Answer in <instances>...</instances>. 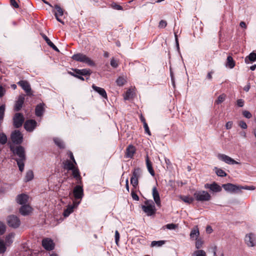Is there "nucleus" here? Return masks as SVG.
Listing matches in <instances>:
<instances>
[{"label":"nucleus","instance_id":"63","mask_svg":"<svg viewBox=\"0 0 256 256\" xmlns=\"http://www.w3.org/2000/svg\"><path fill=\"white\" fill-rule=\"evenodd\" d=\"M50 46L54 50H55L56 52L59 51L57 47L52 42L50 45Z\"/></svg>","mask_w":256,"mask_h":256},{"label":"nucleus","instance_id":"22","mask_svg":"<svg viewBox=\"0 0 256 256\" xmlns=\"http://www.w3.org/2000/svg\"><path fill=\"white\" fill-rule=\"evenodd\" d=\"M152 196L157 206H160L161 204L159 193L156 187L152 188Z\"/></svg>","mask_w":256,"mask_h":256},{"label":"nucleus","instance_id":"42","mask_svg":"<svg viewBox=\"0 0 256 256\" xmlns=\"http://www.w3.org/2000/svg\"><path fill=\"white\" fill-rule=\"evenodd\" d=\"M54 140L55 144L60 148H64V144L63 142L58 138H54Z\"/></svg>","mask_w":256,"mask_h":256},{"label":"nucleus","instance_id":"27","mask_svg":"<svg viewBox=\"0 0 256 256\" xmlns=\"http://www.w3.org/2000/svg\"><path fill=\"white\" fill-rule=\"evenodd\" d=\"M135 152L136 148L133 146H128L126 150V156L127 158H132L135 153Z\"/></svg>","mask_w":256,"mask_h":256},{"label":"nucleus","instance_id":"29","mask_svg":"<svg viewBox=\"0 0 256 256\" xmlns=\"http://www.w3.org/2000/svg\"><path fill=\"white\" fill-rule=\"evenodd\" d=\"M236 63L234 59L231 56H228L226 59V66L229 68H232L234 67Z\"/></svg>","mask_w":256,"mask_h":256},{"label":"nucleus","instance_id":"5","mask_svg":"<svg viewBox=\"0 0 256 256\" xmlns=\"http://www.w3.org/2000/svg\"><path fill=\"white\" fill-rule=\"evenodd\" d=\"M10 138L14 144H20L22 142L23 135L19 130H16L11 134Z\"/></svg>","mask_w":256,"mask_h":256},{"label":"nucleus","instance_id":"45","mask_svg":"<svg viewBox=\"0 0 256 256\" xmlns=\"http://www.w3.org/2000/svg\"><path fill=\"white\" fill-rule=\"evenodd\" d=\"M6 246L2 240H0V254H4L6 250Z\"/></svg>","mask_w":256,"mask_h":256},{"label":"nucleus","instance_id":"58","mask_svg":"<svg viewBox=\"0 0 256 256\" xmlns=\"http://www.w3.org/2000/svg\"><path fill=\"white\" fill-rule=\"evenodd\" d=\"M119 240H120V234H119L118 231L116 230L115 232V240H116V244H118Z\"/></svg>","mask_w":256,"mask_h":256},{"label":"nucleus","instance_id":"31","mask_svg":"<svg viewBox=\"0 0 256 256\" xmlns=\"http://www.w3.org/2000/svg\"><path fill=\"white\" fill-rule=\"evenodd\" d=\"M146 167L148 170V171L150 174L152 176H154V172L152 168V164L151 162H150L148 156H146Z\"/></svg>","mask_w":256,"mask_h":256},{"label":"nucleus","instance_id":"34","mask_svg":"<svg viewBox=\"0 0 256 256\" xmlns=\"http://www.w3.org/2000/svg\"><path fill=\"white\" fill-rule=\"evenodd\" d=\"M76 74L82 76L90 75L91 73L90 70L88 69L76 70Z\"/></svg>","mask_w":256,"mask_h":256},{"label":"nucleus","instance_id":"4","mask_svg":"<svg viewBox=\"0 0 256 256\" xmlns=\"http://www.w3.org/2000/svg\"><path fill=\"white\" fill-rule=\"evenodd\" d=\"M72 58L76 61L86 63L88 66H93L94 64L89 58L86 55L78 53L72 56Z\"/></svg>","mask_w":256,"mask_h":256},{"label":"nucleus","instance_id":"52","mask_svg":"<svg viewBox=\"0 0 256 256\" xmlns=\"http://www.w3.org/2000/svg\"><path fill=\"white\" fill-rule=\"evenodd\" d=\"M233 126V122L232 121H228L226 124V130H230Z\"/></svg>","mask_w":256,"mask_h":256},{"label":"nucleus","instance_id":"14","mask_svg":"<svg viewBox=\"0 0 256 256\" xmlns=\"http://www.w3.org/2000/svg\"><path fill=\"white\" fill-rule=\"evenodd\" d=\"M80 204V201L74 200L72 205H68L67 208L66 210H64V216L65 217L68 216L71 213L74 212V208H77L79 204Z\"/></svg>","mask_w":256,"mask_h":256},{"label":"nucleus","instance_id":"10","mask_svg":"<svg viewBox=\"0 0 256 256\" xmlns=\"http://www.w3.org/2000/svg\"><path fill=\"white\" fill-rule=\"evenodd\" d=\"M55 10H53L52 12L54 13V16L56 20L62 24H64V22L60 19V16L64 15L63 9L58 5L56 4L54 6Z\"/></svg>","mask_w":256,"mask_h":256},{"label":"nucleus","instance_id":"32","mask_svg":"<svg viewBox=\"0 0 256 256\" xmlns=\"http://www.w3.org/2000/svg\"><path fill=\"white\" fill-rule=\"evenodd\" d=\"M206 252L203 250L198 249L197 250L193 252V253L192 254V256H206Z\"/></svg>","mask_w":256,"mask_h":256},{"label":"nucleus","instance_id":"55","mask_svg":"<svg viewBox=\"0 0 256 256\" xmlns=\"http://www.w3.org/2000/svg\"><path fill=\"white\" fill-rule=\"evenodd\" d=\"M166 22L164 20L160 21L159 23V27L160 28H164L166 26Z\"/></svg>","mask_w":256,"mask_h":256},{"label":"nucleus","instance_id":"25","mask_svg":"<svg viewBox=\"0 0 256 256\" xmlns=\"http://www.w3.org/2000/svg\"><path fill=\"white\" fill-rule=\"evenodd\" d=\"M256 61V54L252 52H251L248 56H246L244 58V62L246 64L250 62H254Z\"/></svg>","mask_w":256,"mask_h":256},{"label":"nucleus","instance_id":"18","mask_svg":"<svg viewBox=\"0 0 256 256\" xmlns=\"http://www.w3.org/2000/svg\"><path fill=\"white\" fill-rule=\"evenodd\" d=\"M256 238L253 234H248L246 236L245 242L248 246L252 247L255 245Z\"/></svg>","mask_w":256,"mask_h":256},{"label":"nucleus","instance_id":"36","mask_svg":"<svg viewBox=\"0 0 256 256\" xmlns=\"http://www.w3.org/2000/svg\"><path fill=\"white\" fill-rule=\"evenodd\" d=\"M14 234H8L6 238V246H10L12 242H13V239L14 238Z\"/></svg>","mask_w":256,"mask_h":256},{"label":"nucleus","instance_id":"50","mask_svg":"<svg viewBox=\"0 0 256 256\" xmlns=\"http://www.w3.org/2000/svg\"><path fill=\"white\" fill-rule=\"evenodd\" d=\"M165 227L168 230H174L175 228H176L177 226L175 224H170L166 225Z\"/></svg>","mask_w":256,"mask_h":256},{"label":"nucleus","instance_id":"9","mask_svg":"<svg viewBox=\"0 0 256 256\" xmlns=\"http://www.w3.org/2000/svg\"><path fill=\"white\" fill-rule=\"evenodd\" d=\"M72 193L75 200H80V202L84 195L82 187L80 186H76L74 188Z\"/></svg>","mask_w":256,"mask_h":256},{"label":"nucleus","instance_id":"54","mask_svg":"<svg viewBox=\"0 0 256 256\" xmlns=\"http://www.w3.org/2000/svg\"><path fill=\"white\" fill-rule=\"evenodd\" d=\"M255 190V187L254 186H240V190Z\"/></svg>","mask_w":256,"mask_h":256},{"label":"nucleus","instance_id":"43","mask_svg":"<svg viewBox=\"0 0 256 256\" xmlns=\"http://www.w3.org/2000/svg\"><path fill=\"white\" fill-rule=\"evenodd\" d=\"M8 138L6 136L4 133H0V144H4L7 142Z\"/></svg>","mask_w":256,"mask_h":256},{"label":"nucleus","instance_id":"49","mask_svg":"<svg viewBox=\"0 0 256 256\" xmlns=\"http://www.w3.org/2000/svg\"><path fill=\"white\" fill-rule=\"evenodd\" d=\"M243 116L247 118H250L252 117V114L248 110H244L242 111Z\"/></svg>","mask_w":256,"mask_h":256},{"label":"nucleus","instance_id":"40","mask_svg":"<svg viewBox=\"0 0 256 256\" xmlns=\"http://www.w3.org/2000/svg\"><path fill=\"white\" fill-rule=\"evenodd\" d=\"M214 170L218 176L223 177L226 176V172L220 168H215Z\"/></svg>","mask_w":256,"mask_h":256},{"label":"nucleus","instance_id":"15","mask_svg":"<svg viewBox=\"0 0 256 256\" xmlns=\"http://www.w3.org/2000/svg\"><path fill=\"white\" fill-rule=\"evenodd\" d=\"M140 168L135 169L130 179V183L134 186H136L138 184V178L140 176Z\"/></svg>","mask_w":256,"mask_h":256},{"label":"nucleus","instance_id":"8","mask_svg":"<svg viewBox=\"0 0 256 256\" xmlns=\"http://www.w3.org/2000/svg\"><path fill=\"white\" fill-rule=\"evenodd\" d=\"M218 159L228 164H238L239 162L236 161L229 156L222 154H220L217 156Z\"/></svg>","mask_w":256,"mask_h":256},{"label":"nucleus","instance_id":"60","mask_svg":"<svg viewBox=\"0 0 256 256\" xmlns=\"http://www.w3.org/2000/svg\"><path fill=\"white\" fill-rule=\"evenodd\" d=\"M132 196L134 200H139L138 196L134 192L132 193Z\"/></svg>","mask_w":256,"mask_h":256},{"label":"nucleus","instance_id":"62","mask_svg":"<svg viewBox=\"0 0 256 256\" xmlns=\"http://www.w3.org/2000/svg\"><path fill=\"white\" fill-rule=\"evenodd\" d=\"M68 156H70L72 160L75 164H76V162L74 158L72 153L71 152H68Z\"/></svg>","mask_w":256,"mask_h":256},{"label":"nucleus","instance_id":"46","mask_svg":"<svg viewBox=\"0 0 256 256\" xmlns=\"http://www.w3.org/2000/svg\"><path fill=\"white\" fill-rule=\"evenodd\" d=\"M6 230V225L0 221V235H2L4 233Z\"/></svg>","mask_w":256,"mask_h":256},{"label":"nucleus","instance_id":"2","mask_svg":"<svg viewBox=\"0 0 256 256\" xmlns=\"http://www.w3.org/2000/svg\"><path fill=\"white\" fill-rule=\"evenodd\" d=\"M194 196L195 199L198 202H208L211 200V195L207 192L204 190L196 191Z\"/></svg>","mask_w":256,"mask_h":256},{"label":"nucleus","instance_id":"19","mask_svg":"<svg viewBox=\"0 0 256 256\" xmlns=\"http://www.w3.org/2000/svg\"><path fill=\"white\" fill-rule=\"evenodd\" d=\"M18 84L27 93L28 95H31V88L29 83L25 80H20L18 82Z\"/></svg>","mask_w":256,"mask_h":256},{"label":"nucleus","instance_id":"51","mask_svg":"<svg viewBox=\"0 0 256 256\" xmlns=\"http://www.w3.org/2000/svg\"><path fill=\"white\" fill-rule=\"evenodd\" d=\"M238 125L243 129H246L248 128L246 124L243 120H240L238 123Z\"/></svg>","mask_w":256,"mask_h":256},{"label":"nucleus","instance_id":"26","mask_svg":"<svg viewBox=\"0 0 256 256\" xmlns=\"http://www.w3.org/2000/svg\"><path fill=\"white\" fill-rule=\"evenodd\" d=\"M64 168L67 170H72L74 169L76 167V163L75 164L72 160L70 161L69 160H66L64 162Z\"/></svg>","mask_w":256,"mask_h":256},{"label":"nucleus","instance_id":"11","mask_svg":"<svg viewBox=\"0 0 256 256\" xmlns=\"http://www.w3.org/2000/svg\"><path fill=\"white\" fill-rule=\"evenodd\" d=\"M14 126L16 128L21 126L24 122V117L23 115L20 113H16L13 118Z\"/></svg>","mask_w":256,"mask_h":256},{"label":"nucleus","instance_id":"23","mask_svg":"<svg viewBox=\"0 0 256 256\" xmlns=\"http://www.w3.org/2000/svg\"><path fill=\"white\" fill-rule=\"evenodd\" d=\"M92 88L94 90L97 92L100 95L102 98L107 99V94L104 88H100L95 85L93 84L92 86Z\"/></svg>","mask_w":256,"mask_h":256},{"label":"nucleus","instance_id":"1","mask_svg":"<svg viewBox=\"0 0 256 256\" xmlns=\"http://www.w3.org/2000/svg\"><path fill=\"white\" fill-rule=\"evenodd\" d=\"M10 148L14 154L18 156V158L16 159V161L20 170L22 172L24 170V162L26 160L24 148L22 146H18L14 148V147L12 146H10Z\"/></svg>","mask_w":256,"mask_h":256},{"label":"nucleus","instance_id":"20","mask_svg":"<svg viewBox=\"0 0 256 256\" xmlns=\"http://www.w3.org/2000/svg\"><path fill=\"white\" fill-rule=\"evenodd\" d=\"M32 210V208L29 204H24L20 208V212L22 216H26L30 214Z\"/></svg>","mask_w":256,"mask_h":256},{"label":"nucleus","instance_id":"44","mask_svg":"<svg viewBox=\"0 0 256 256\" xmlns=\"http://www.w3.org/2000/svg\"><path fill=\"white\" fill-rule=\"evenodd\" d=\"M164 244V240L152 241L151 243L152 246H160Z\"/></svg>","mask_w":256,"mask_h":256},{"label":"nucleus","instance_id":"41","mask_svg":"<svg viewBox=\"0 0 256 256\" xmlns=\"http://www.w3.org/2000/svg\"><path fill=\"white\" fill-rule=\"evenodd\" d=\"M116 84L118 86H122L126 82V78L123 76H120L116 80Z\"/></svg>","mask_w":256,"mask_h":256},{"label":"nucleus","instance_id":"13","mask_svg":"<svg viewBox=\"0 0 256 256\" xmlns=\"http://www.w3.org/2000/svg\"><path fill=\"white\" fill-rule=\"evenodd\" d=\"M29 199L30 197L28 194H22L17 196L16 200L18 204L23 206L28 202Z\"/></svg>","mask_w":256,"mask_h":256},{"label":"nucleus","instance_id":"17","mask_svg":"<svg viewBox=\"0 0 256 256\" xmlns=\"http://www.w3.org/2000/svg\"><path fill=\"white\" fill-rule=\"evenodd\" d=\"M42 245L48 250H53L54 246L53 241L49 238L44 239L42 241Z\"/></svg>","mask_w":256,"mask_h":256},{"label":"nucleus","instance_id":"57","mask_svg":"<svg viewBox=\"0 0 256 256\" xmlns=\"http://www.w3.org/2000/svg\"><path fill=\"white\" fill-rule=\"evenodd\" d=\"M237 104L240 107H242L244 106V100L239 99L236 101Z\"/></svg>","mask_w":256,"mask_h":256},{"label":"nucleus","instance_id":"28","mask_svg":"<svg viewBox=\"0 0 256 256\" xmlns=\"http://www.w3.org/2000/svg\"><path fill=\"white\" fill-rule=\"evenodd\" d=\"M179 198L188 204H192L194 200V198L190 196H180Z\"/></svg>","mask_w":256,"mask_h":256},{"label":"nucleus","instance_id":"47","mask_svg":"<svg viewBox=\"0 0 256 256\" xmlns=\"http://www.w3.org/2000/svg\"><path fill=\"white\" fill-rule=\"evenodd\" d=\"M5 111V105L2 104L0 106V120H2L4 118Z\"/></svg>","mask_w":256,"mask_h":256},{"label":"nucleus","instance_id":"61","mask_svg":"<svg viewBox=\"0 0 256 256\" xmlns=\"http://www.w3.org/2000/svg\"><path fill=\"white\" fill-rule=\"evenodd\" d=\"M10 2L14 8H17L18 7V5L15 0H10Z\"/></svg>","mask_w":256,"mask_h":256},{"label":"nucleus","instance_id":"3","mask_svg":"<svg viewBox=\"0 0 256 256\" xmlns=\"http://www.w3.org/2000/svg\"><path fill=\"white\" fill-rule=\"evenodd\" d=\"M142 208L148 216H152L156 211L154 204L152 200L145 201L144 204L142 206Z\"/></svg>","mask_w":256,"mask_h":256},{"label":"nucleus","instance_id":"48","mask_svg":"<svg viewBox=\"0 0 256 256\" xmlns=\"http://www.w3.org/2000/svg\"><path fill=\"white\" fill-rule=\"evenodd\" d=\"M144 127L146 132V134H148L149 136H150L151 133L149 130L148 125L146 122V120H144Z\"/></svg>","mask_w":256,"mask_h":256},{"label":"nucleus","instance_id":"16","mask_svg":"<svg viewBox=\"0 0 256 256\" xmlns=\"http://www.w3.org/2000/svg\"><path fill=\"white\" fill-rule=\"evenodd\" d=\"M37 122L34 120H26L24 124V127L26 131L31 132L36 128Z\"/></svg>","mask_w":256,"mask_h":256},{"label":"nucleus","instance_id":"30","mask_svg":"<svg viewBox=\"0 0 256 256\" xmlns=\"http://www.w3.org/2000/svg\"><path fill=\"white\" fill-rule=\"evenodd\" d=\"M44 110V104H38L36 108V114L38 116H42L43 114Z\"/></svg>","mask_w":256,"mask_h":256},{"label":"nucleus","instance_id":"64","mask_svg":"<svg viewBox=\"0 0 256 256\" xmlns=\"http://www.w3.org/2000/svg\"><path fill=\"white\" fill-rule=\"evenodd\" d=\"M115 9L118 10H122V6L118 5V4H114L113 6Z\"/></svg>","mask_w":256,"mask_h":256},{"label":"nucleus","instance_id":"56","mask_svg":"<svg viewBox=\"0 0 256 256\" xmlns=\"http://www.w3.org/2000/svg\"><path fill=\"white\" fill-rule=\"evenodd\" d=\"M6 93V90L0 85V98L2 97Z\"/></svg>","mask_w":256,"mask_h":256},{"label":"nucleus","instance_id":"37","mask_svg":"<svg viewBox=\"0 0 256 256\" xmlns=\"http://www.w3.org/2000/svg\"><path fill=\"white\" fill-rule=\"evenodd\" d=\"M72 171V176L76 180H80V176L78 168L76 167L71 170Z\"/></svg>","mask_w":256,"mask_h":256},{"label":"nucleus","instance_id":"53","mask_svg":"<svg viewBox=\"0 0 256 256\" xmlns=\"http://www.w3.org/2000/svg\"><path fill=\"white\" fill-rule=\"evenodd\" d=\"M110 65L114 68H116L118 66L117 60L112 58L110 61Z\"/></svg>","mask_w":256,"mask_h":256},{"label":"nucleus","instance_id":"24","mask_svg":"<svg viewBox=\"0 0 256 256\" xmlns=\"http://www.w3.org/2000/svg\"><path fill=\"white\" fill-rule=\"evenodd\" d=\"M190 238L192 240H196L200 236V232L197 226L192 228L190 233Z\"/></svg>","mask_w":256,"mask_h":256},{"label":"nucleus","instance_id":"6","mask_svg":"<svg viewBox=\"0 0 256 256\" xmlns=\"http://www.w3.org/2000/svg\"><path fill=\"white\" fill-rule=\"evenodd\" d=\"M222 188H223L226 192L230 193H236L238 190H240V186L231 183L224 184L222 185Z\"/></svg>","mask_w":256,"mask_h":256},{"label":"nucleus","instance_id":"38","mask_svg":"<svg viewBox=\"0 0 256 256\" xmlns=\"http://www.w3.org/2000/svg\"><path fill=\"white\" fill-rule=\"evenodd\" d=\"M226 97V95L224 94L220 95L218 96V99L215 101V103L217 104L222 103L225 100Z\"/></svg>","mask_w":256,"mask_h":256},{"label":"nucleus","instance_id":"35","mask_svg":"<svg viewBox=\"0 0 256 256\" xmlns=\"http://www.w3.org/2000/svg\"><path fill=\"white\" fill-rule=\"evenodd\" d=\"M134 94V92L132 90H128L124 96V100H127L132 98Z\"/></svg>","mask_w":256,"mask_h":256},{"label":"nucleus","instance_id":"33","mask_svg":"<svg viewBox=\"0 0 256 256\" xmlns=\"http://www.w3.org/2000/svg\"><path fill=\"white\" fill-rule=\"evenodd\" d=\"M34 177V172L32 170H28L26 172L24 177V181L28 182L32 180Z\"/></svg>","mask_w":256,"mask_h":256},{"label":"nucleus","instance_id":"7","mask_svg":"<svg viewBox=\"0 0 256 256\" xmlns=\"http://www.w3.org/2000/svg\"><path fill=\"white\" fill-rule=\"evenodd\" d=\"M8 225L12 228H16L20 225V222L18 218L14 216H10L7 218Z\"/></svg>","mask_w":256,"mask_h":256},{"label":"nucleus","instance_id":"59","mask_svg":"<svg viewBox=\"0 0 256 256\" xmlns=\"http://www.w3.org/2000/svg\"><path fill=\"white\" fill-rule=\"evenodd\" d=\"M43 38L46 41L47 44L50 46V45L52 43V42L44 34L42 36Z\"/></svg>","mask_w":256,"mask_h":256},{"label":"nucleus","instance_id":"39","mask_svg":"<svg viewBox=\"0 0 256 256\" xmlns=\"http://www.w3.org/2000/svg\"><path fill=\"white\" fill-rule=\"evenodd\" d=\"M195 240H196V243H195L196 248L197 250L201 248L202 247V246L204 244V241L202 240V238H197Z\"/></svg>","mask_w":256,"mask_h":256},{"label":"nucleus","instance_id":"12","mask_svg":"<svg viewBox=\"0 0 256 256\" xmlns=\"http://www.w3.org/2000/svg\"><path fill=\"white\" fill-rule=\"evenodd\" d=\"M205 188L209 189L213 192H218L222 191V187L217 183L214 182L212 184H206L204 186Z\"/></svg>","mask_w":256,"mask_h":256},{"label":"nucleus","instance_id":"21","mask_svg":"<svg viewBox=\"0 0 256 256\" xmlns=\"http://www.w3.org/2000/svg\"><path fill=\"white\" fill-rule=\"evenodd\" d=\"M24 100V95L19 96L18 100L14 105V110H19L22 106Z\"/></svg>","mask_w":256,"mask_h":256}]
</instances>
